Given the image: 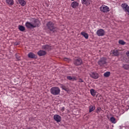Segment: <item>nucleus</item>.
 Masks as SVG:
<instances>
[{
	"instance_id": "c85d7f7f",
	"label": "nucleus",
	"mask_w": 129,
	"mask_h": 129,
	"mask_svg": "<svg viewBox=\"0 0 129 129\" xmlns=\"http://www.w3.org/2000/svg\"><path fill=\"white\" fill-rule=\"evenodd\" d=\"M67 79H68L69 80H72V77H71V76H68L67 77Z\"/></svg>"
},
{
	"instance_id": "f704fd0d",
	"label": "nucleus",
	"mask_w": 129,
	"mask_h": 129,
	"mask_svg": "<svg viewBox=\"0 0 129 129\" xmlns=\"http://www.w3.org/2000/svg\"><path fill=\"white\" fill-rule=\"evenodd\" d=\"M15 45H16V46H17V45H20V43H15Z\"/></svg>"
},
{
	"instance_id": "a211bd4d",
	"label": "nucleus",
	"mask_w": 129,
	"mask_h": 129,
	"mask_svg": "<svg viewBox=\"0 0 129 129\" xmlns=\"http://www.w3.org/2000/svg\"><path fill=\"white\" fill-rule=\"evenodd\" d=\"M112 53L113 56H118V55H119V52L117 50H112Z\"/></svg>"
},
{
	"instance_id": "7ed1b4c3",
	"label": "nucleus",
	"mask_w": 129,
	"mask_h": 129,
	"mask_svg": "<svg viewBox=\"0 0 129 129\" xmlns=\"http://www.w3.org/2000/svg\"><path fill=\"white\" fill-rule=\"evenodd\" d=\"M61 90L58 87H53L50 89V93L52 95H58L60 94Z\"/></svg>"
},
{
	"instance_id": "39448f33",
	"label": "nucleus",
	"mask_w": 129,
	"mask_h": 129,
	"mask_svg": "<svg viewBox=\"0 0 129 129\" xmlns=\"http://www.w3.org/2000/svg\"><path fill=\"white\" fill-rule=\"evenodd\" d=\"M100 11L102 13H108L109 12V8L105 5H102L100 7Z\"/></svg>"
},
{
	"instance_id": "f3484780",
	"label": "nucleus",
	"mask_w": 129,
	"mask_h": 129,
	"mask_svg": "<svg viewBox=\"0 0 129 129\" xmlns=\"http://www.w3.org/2000/svg\"><path fill=\"white\" fill-rule=\"evenodd\" d=\"M19 5H21L22 7H25L26 6V1L25 0H18Z\"/></svg>"
},
{
	"instance_id": "6e6552de",
	"label": "nucleus",
	"mask_w": 129,
	"mask_h": 129,
	"mask_svg": "<svg viewBox=\"0 0 129 129\" xmlns=\"http://www.w3.org/2000/svg\"><path fill=\"white\" fill-rule=\"evenodd\" d=\"M121 7L122 8L124 12L129 13V6L126 3L122 4Z\"/></svg>"
},
{
	"instance_id": "bb28decb",
	"label": "nucleus",
	"mask_w": 129,
	"mask_h": 129,
	"mask_svg": "<svg viewBox=\"0 0 129 129\" xmlns=\"http://www.w3.org/2000/svg\"><path fill=\"white\" fill-rule=\"evenodd\" d=\"M100 111H101V108L98 107L97 109V111H96L97 113H99V112H100Z\"/></svg>"
},
{
	"instance_id": "ddd939ff",
	"label": "nucleus",
	"mask_w": 129,
	"mask_h": 129,
	"mask_svg": "<svg viewBox=\"0 0 129 129\" xmlns=\"http://www.w3.org/2000/svg\"><path fill=\"white\" fill-rule=\"evenodd\" d=\"M47 54V52H46L45 51H44L43 50H40L37 52V54L38 56H45Z\"/></svg>"
},
{
	"instance_id": "2f4dec72",
	"label": "nucleus",
	"mask_w": 129,
	"mask_h": 129,
	"mask_svg": "<svg viewBox=\"0 0 129 129\" xmlns=\"http://www.w3.org/2000/svg\"><path fill=\"white\" fill-rule=\"evenodd\" d=\"M79 82L82 83L84 82V81H83V80H82V79H79Z\"/></svg>"
},
{
	"instance_id": "b1692460",
	"label": "nucleus",
	"mask_w": 129,
	"mask_h": 129,
	"mask_svg": "<svg viewBox=\"0 0 129 129\" xmlns=\"http://www.w3.org/2000/svg\"><path fill=\"white\" fill-rule=\"evenodd\" d=\"M104 77H109L110 76V72H106L104 74Z\"/></svg>"
},
{
	"instance_id": "c9c22d12",
	"label": "nucleus",
	"mask_w": 129,
	"mask_h": 129,
	"mask_svg": "<svg viewBox=\"0 0 129 129\" xmlns=\"http://www.w3.org/2000/svg\"><path fill=\"white\" fill-rule=\"evenodd\" d=\"M72 2H73L74 0H71Z\"/></svg>"
},
{
	"instance_id": "2eb2a0df",
	"label": "nucleus",
	"mask_w": 129,
	"mask_h": 129,
	"mask_svg": "<svg viewBox=\"0 0 129 129\" xmlns=\"http://www.w3.org/2000/svg\"><path fill=\"white\" fill-rule=\"evenodd\" d=\"M28 58H30L31 59H35L36 58V54H34L33 52H30L28 54Z\"/></svg>"
},
{
	"instance_id": "aec40b11",
	"label": "nucleus",
	"mask_w": 129,
	"mask_h": 129,
	"mask_svg": "<svg viewBox=\"0 0 129 129\" xmlns=\"http://www.w3.org/2000/svg\"><path fill=\"white\" fill-rule=\"evenodd\" d=\"M81 35H82V36H83V37H84V38H85V39H88L89 36L88 35V34H87V33H85L84 32H82L81 33Z\"/></svg>"
},
{
	"instance_id": "0eeeda50",
	"label": "nucleus",
	"mask_w": 129,
	"mask_h": 129,
	"mask_svg": "<svg viewBox=\"0 0 129 129\" xmlns=\"http://www.w3.org/2000/svg\"><path fill=\"white\" fill-rule=\"evenodd\" d=\"M74 64L76 65V66H79V65H81V64H82V59L80 58L74 59Z\"/></svg>"
},
{
	"instance_id": "1a4fd4ad",
	"label": "nucleus",
	"mask_w": 129,
	"mask_h": 129,
	"mask_svg": "<svg viewBox=\"0 0 129 129\" xmlns=\"http://www.w3.org/2000/svg\"><path fill=\"white\" fill-rule=\"evenodd\" d=\"M89 74H90V77H91L92 78H93L94 79H97L99 77L98 74L94 72H90Z\"/></svg>"
},
{
	"instance_id": "423d86ee",
	"label": "nucleus",
	"mask_w": 129,
	"mask_h": 129,
	"mask_svg": "<svg viewBox=\"0 0 129 129\" xmlns=\"http://www.w3.org/2000/svg\"><path fill=\"white\" fill-rule=\"evenodd\" d=\"M96 34L98 37H102L105 35V31L102 29H100L97 31Z\"/></svg>"
},
{
	"instance_id": "f03ea898",
	"label": "nucleus",
	"mask_w": 129,
	"mask_h": 129,
	"mask_svg": "<svg viewBox=\"0 0 129 129\" xmlns=\"http://www.w3.org/2000/svg\"><path fill=\"white\" fill-rule=\"evenodd\" d=\"M46 27L51 32H53V33L57 32V28L54 26V23L51 21H49L46 24Z\"/></svg>"
},
{
	"instance_id": "f8f14e48",
	"label": "nucleus",
	"mask_w": 129,
	"mask_h": 129,
	"mask_svg": "<svg viewBox=\"0 0 129 129\" xmlns=\"http://www.w3.org/2000/svg\"><path fill=\"white\" fill-rule=\"evenodd\" d=\"M6 3L9 7H12V6H14L15 1L14 0H6Z\"/></svg>"
},
{
	"instance_id": "4468645a",
	"label": "nucleus",
	"mask_w": 129,
	"mask_h": 129,
	"mask_svg": "<svg viewBox=\"0 0 129 129\" xmlns=\"http://www.w3.org/2000/svg\"><path fill=\"white\" fill-rule=\"evenodd\" d=\"M91 0H82V3L83 5H86V6H89Z\"/></svg>"
},
{
	"instance_id": "6ab92c4d",
	"label": "nucleus",
	"mask_w": 129,
	"mask_h": 129,
	"mask_svg": "<svg viewBox=\"0 0 129 129\" xmlns=\"http://www.w3.org/2000/svg\"><path fill=\"white\" fill-rule=\"evenodd\" d=\"M18 29L19 31H21V32H24L26 30V28L22 25H19Z\"/></svg>"
},
{
	"instance_id": "5701e85b",
	"label": "nucleus",
	"mask_w": 129,
	"mask_h": 129,
	"mask_svg": "<svg viewBox=\"0 0 129 129\" xmlns=\"http://www.w3.org/2000/svg\"><path fill=\"white\" fill-rule=\"evenodd\" d=\"M110 121L112 122V123H116V120L115 119V118L114 117H111L110 118Z\"/></svg>"
},
{
	"instance_id": "473e14b6",
	"label": "nucleus",
	"mask_w": 129,
	"mask_h": 129,
	"mask_svg": "<svg viewBox=\"0 0 129 129\" xmlns=\"http://www.w3.org/2000/svg\"><path fill=\"white\" fill-rule=\"evenodd\" d=\"M17 59H18V60L20 59V56H18V54H16V56Z\"/></svg>"
},
{
	"instance_id": "7c9ffc66",
	"label": "nucleus",
	"mask_w": 129,
	"mask_h": 129,
	"mask_svg": "<svg viewBox=\"0 0 129 129\" xmlns=\"http://www.w3.org/2000/svg\"><path fill=\"white\" fill-rule=\"evenodd\" d=\"M72 80H73V81H74L75 80L76 81V80H77V79H76V78L75 77H73L72 78Z\"/></svg>"
},
{
	"instance_id": "c756f323",
	"label": "nucleus",
	"mask_w": 129,
	"mask_h": 129,
	"mask_svg": "<svg viewBox=\"0 0 129 129\" xmlns=\"http://www.w3.org/2000/svg\"><path fill=\"white\" fill-rule=\"evenodd\" d=\"M61 111H62V112H63V111H64L65 110V107H62L61 109H60Z\"/></svg>"
},
{
	"instance_id": "9d476101",
	"label": "nucleus",
	"mask_w": 129,
	"mask_h": 129,
	"mask_svg": "<svg viewBox=\"0 0 129 129\" xmlns=\"http://www.w3.org/2000/svg\"><path fill=\"white\" fill-rule=\"evenodd\" d=\"M53 119H54L56 122H60V121H61V119H62V118L61 117V116L58 114H55L53 116Z\"/></svg>"
},
{
	"instance_id": "20e7f679",
	"label": "nucleus",
	"mask_w": 129,
	"mask_h": 129,
	"mask_svg": "<svg viewBox=\"0 0 129 129\" xmlns=\"http://www.w3.org/2000/svg\"><path fill=\"white\" fill-rule=\"evenodd\" d=\"M106 60L107 59L106 57L101 58L98 61V64L100 67H104V65L106 64Z\"/></svg>"
},
{
	"instance_id": "72a5a7b5",
	"label": "nucleus",
	"mask_w": 129,
	"mask_h": 129,
	"mask_svg": "<svg viewBox=\"0 0 129 129\" xmlns=\"http://www.w3.org/2000/svg\"><path fill=\"white\" fill-rule=\"evenodd\" d=\"M62 89H63V90H66V88H65V86H63L62 87Z\"/></svg>"
},
{
	"instance_id": "412c9836",
	"label": "nucleus",
	"mask_w": 129,
	"mask_h": 129,
	"mask_svg": "<svg viewBox=\"0 0 129 129\" xmlns=\"http://www.w3.org/2000/svg\"><path fill=\"white\" fill-rule=\"evenodd\" d=\"M90 93L92 96H95L96 95V91L93 89L90 90Z\"/></svg>"
},
{
	"instance_id": "cd10ccee",
	"label": "nucleus",
	"mask_w": 129,
	"mask_h": 129,
	"mask_svg": "<svg viewBox=\"0 0 129 129\" xmlns=\"http://www.w3.org/2000/svg\"><path fill=\"white\" fill-rule=\"evenodd\" d=\"M63 60L64 61H67L68 62H69V61H70V59L66 57L64 58Z\"/></svg>"
},
{
	"instance_id": "4be33fe9",
	"label": "nucleus",
	"mask_w": 129,
	"mask_h": 129,
	"mask_svg": "<svg viewBox=\"0 0 129 129\" xmlns=\"http://www.w3.org/2000/svg\"><path fill=\"white\" fill-rule=\"evenodd\" d=\"M95 109V106L91 105L89 106V112H92Z\"/></svg>"
},
{
	"instance_id": "9b49d317",
	"label": "nucleus",
	"mask_w": 129,
	"mask_h": 129,
	"mask_svg": "<svg viewBox=\"0 0 129 129\" xmlns=\"http://www.w3.org/2000/svg\"><path fill=\"white\" fill-rule=\"evenodd\" d=\"M42 49L45 50L46 51H49V50H51V49H52V46L48 44H45L42 46Z\"/></svg>"
},
{
	"instance_id": "f257e3e1",
	"label": "nucleus",
	"mask_w": 129,
	"mask_h": 129,
	"mask_svg": "<svg viewBox=\"0 0 129 129\" xmlns=\"http://www.w3.org/2000/svg\"><path fill=\"white\" fill-rule=\"evenodd\" d=\"M41 26L40 21L36 18H32L31 22L27 21L25 23V27L27 29H34L39 28Z\"/></svg>"
},
{
	"instance_id": "dca6fc26",
	"label": "nucleus",
	"mask_w": 129,
	"mask_h": 129,
	"mask_svg": "<svg viewBox=\"0 0 129 129\" xmlns=\"http://www.w3.org/2000/svg\"><path fill=\"white\" fill-rule=\"evenodd\" d=\"M78 6H79V4L76 2H73L71 4V7L73 9H76Z\"/></svg>"
},
{
	"instance_id": "393cba45",
	"label": "nucleus",
	"mask_w": 129,
	"mask_h": 129,
	"mask_svg": "<svg viewBox=\"0 0 129 129\" xmlns=\"http://www.w3.org/2000/svg\"><path fill=\"white\" fill-rule=\"evenodd\" d=\"M122 67L124 69H125L126 70H128L129 64H123Z\"/></svg>"
},
{
	"instance_id": "a878e982",
	"label": "nucleus",
	"mask_w": 129,
	"mask_h": 129,
	"mask_svg": "<svg viewBox=\"0 0 129 129\" xmlns=\"http://www.w3.org/2000/svg\"><path fill=\"white\" fill-rule=\"evenodd\" d=\"M118 43L120 45H125V42L123 41L122 40H119Z\"/></svg>"
}]
</instances>
